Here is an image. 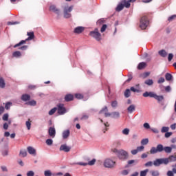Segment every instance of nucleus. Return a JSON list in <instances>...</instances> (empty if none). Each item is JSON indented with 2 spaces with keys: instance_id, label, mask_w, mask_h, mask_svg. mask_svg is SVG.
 I'll list each match as a JSON object with an SVG mask.
<instances>
[{
  "instance_id": "423d86ee",
  "label": "nucleus",
  "mask_w": 176,
  "mask_h": 176,
  "mask_svg": "<svg viewBox=\"0 0 176 176\" xmlns=\"http://www.w3.org/2000/svg\"><path fill=\"white\" fill-rule=\"evenodd\" d=\"M149 25V21L146 16H143L140 19V27L142 30H146V27Z\"/></svg>"
},
{
  "instance_id": "6e6552de",
  "label": "nucleus",
  "mask_w": 176,
  "mask_h": 176,
  "mask_svg": "<svg viewBox=\"0 0 176 176\" xmlns=\"http://www.w3.org/2000/svg\"><path fill=\"white\" fill-rule=\"evenodd\" d=\"M115 164H116V162L109 158L106 159L104 162V166L107 168H113Z\"/></svg>"
},
{
  "instance_id": "de8ad7c7",
  "label": "nucleus",
  "mask_w": 176,
  "mask_h": 176,
  "mask_svg": "<svg viewBox=\"0 0 176 176\" xmlns=\"http://www.w3.org/2000/svg\"><path fill=\"white\" fill-rule=\"evenodd\" d=\"M75 97L76 98H78V100H82V98H83V95L80 94H76Z\"/></svg>"
},
{
  "instance_id": "39448f33",
  "label": "nucleus",
  "mask_w": 176,
  "mask_h": 176,
  "mask_svg": "<svg viewBox=\"0 0 176 176\" xmlns=\"http://www.w3.org/2000/svg\"><path fill=\"white\" fill-rule=\"evenodd\" d=\"M74 9V6H66L63 8V14L65 19H70V17L72 16L71 14V12H72Z\"/></svg>"
},
{
  "instance_id": "f257e3e1",
  "label": "nucleus",
  "mask_w": 176,
  "mask_h": 176,
  "mask_svg": "<svg viewBox=\"0 0 176 176\" xmlns=\"http://www.w3.org/2000/svg\"><path fill=\"white\" fill-rule=\"evenodd\" d=\"M166 152V153H171L172 148L170 146H163V144H158L157 147H152L150 150L151 155H155L160 152Z\"/></svg>"
},
{
  "instance_id": "0eeeda50",
  "label": "nucleus",
  "mask_w": 176,
  "mask_h": 176,
  "mask_svg": "<svg viewBox=\"0 0 176 176\" xmlns=\"http://www.w3.org/2000/svg\"><path fill=\"white\" fill-rule=\"evenodd\" d=\"M89 35L92 36V38H94L98 42H100L101 41V33L98 32V29L96 28L94 31H91L89 32Z\"/></svg>"
},
{
  "instance_id": "e433bc0d",
  "label": "nucleus",
  "mask_w": 176,
  "mask_h": 176,
  "mask_svg": "<svg viewBox=\"0 0 176 176\" xmlns=\"http://www.w3.org/2000/svg\"><path fill=\"white\" fill-rule=\"evenodd\" d=\"M25 124L28 130H31V120L26 121Z\"/></svg>"
},
{
  "instance_id": "5701e85b",
  "label": "nucleus",
  "mask_w": 176,
  "mask_h": 176,
  "mask_svg": "<svg viewBox=\"0 0 176 176\" xmlns=\"http://www.w3.org/2000/svg\"><path fill=\"white\" fill-rule=\"evenodd\" d=\"M127 111L129 113H133L134 111H135V105L134 104H131L128 108Z\"/></svg>"
},
{
  "instance_id": "9b49d317",
  "label": "nucleus",
  "mask_w": 176,
  "mask_h": 176,
  "mask_svg": "<svg viewBox=\"0 0 176 176\" xmlns=\"http://www.w3.org/2000/svg\"><path fill=\"white\" fill-rule=\"evenodd\" d=\"M76 164L78 166H94L96 164V159H93L92 160L89 161L88 163L85 162H77Z\"/></svg>"
},
{
  "instance_id": "4468645a",
  "label": "nucleus",
  "mask_w": 176,
  "mask_h": 176,
  "mask_svg": "<svg viewBox=\"0 0 176 176\" xmlns=\"http://www.w3.org/2000/svg\"><path fill=\"white\" fill-rule=\"evenodd\" d=\"M130 90L133 93H141V88L140 87V84H137L135 87H131Z\"/></svg>"
},
{
  "instance_id": "f704fd0d",
  "label": "nucleus",
  "mask_w": 176,
  "mask_h": 176,
  "mask_svg": "<svg viewBox=\"0 0 176 176\" xmlns=\"http://www.w3.org/2000/svg\"><path fill=\"white\" fill-rule=\"evenodd\" d=\"M165 78L166 80H171V79H173V75H171L170 73H166Z\"/></svg>"
},
{
  "instance_id": "bb28decb",
  "label": "nucleus",
  "mask_w": 176,
  "mask_h": 176,
  "mask_svg": "<svg viewBox=\"0 0 176 176\" xmlns=\"http://www.w3.org/2000/svg\"><path fill=\"white\" fill-rule=\"evenodd\" d=\"M131 89H126L124 93V96L125 97V98H129V97H130L131 96V92L130 91Z\"/></svg>"
},
{
  "instance_id": "ea45409f",
  "label": "nucleus",
  "mask_w": 176,
  "mask_h": 176,
  "mask_svg": "<svg viewBox=\"0 0 176 176\" xmlns=\"http://www.w3.org/2000/svg\"><path fill=\"white\" fill-rule=\"evenodd\" d=\"M130 133V129H129L128 128H125L124 130H122V134H124V135H129Z\"/></svg>"
},
{
  "instance_id": "72a5a7b5",
  "label": "nucleus",
  "mask_w": 176,
  "mask_h": 176,
  "mask_svg": "<svg viewBox=\"0 0 176 176\" xmlns=\"http://www.w3.org/2000/svg\"><path fill=\"white\" fill-rule=\"evenodd\" d=\"M151 174L152 176H159L160 175V173H159V170H151Z\"/></svg>"
},
{
  "instance_id": "f8f14e48",
  "label": "nucleus",
  "mask_w": 176,
  "mask_h": 176,
  "mask_svg": "<svg viewBox=\"0 0 176 176\" xmlns=\"http://www.w3.org/2000/svg\"><path fill=\"white\" fill-rule=\"evenodd\" d=\"M99 113H104L105 118H109V116H112V113H108V107H105L103 108Z\"/></svg>"
},
{
  "instance_id": "393cba45",
  "label": "nucleus",
  "mask_w": 176,
  "mask_h": 176,
  "mask_svg": "<svg viewBox=\"0 0 176 176\" xmlns=\"http://www.w3.org/2000/svg\"><path fill=\"white\" fill-rule=\"evenodd\" d=\"M168 163L176 162V155H170L167 157Z\"/></svg>"
},
{
  "instance_id": "79ce46f5",
  "label": "nucleus",
  "mask_w": 176,
  "mask_h": 176,
  "mask_svg": "<svg viewBox=\"0 0 176 176\" xmlns=\"http://www.w3.org/2000/svg\"><path fill=\"white\" fill-rule=\"evenodd\" d=\"M56 111H57V108L54 107L53 109H52L50 111H49V115L50 116H52V115H54V113H56Z\"/></svg>"
},
{
  "instance_id": "774afa93",
  "label": "nucleus",
  "mask_w": 176,
  "mask_h": 176,
  "mask_svg": "<svg viewBox=\"0 0 176 176\" xmlns=\"http://www.w3.org/2000/svg\"><path fill=\"white\" fill-rule=\"evenodd\" d=\"M167 175L168 176H174V173L173 171H171V170H168L167 172Z\"/></svg>"
},
{
  "instance_id": "412c9836",
  "label": "nucleus",
  "mask_w": 176,
  "mask_h": 176,
  "mask_svg": "<svg viewBox=\"0 0 176 176\" xmlns=\"http://www.w3.org/2000/svg\"><path fill=\"white\" fill-rule=\"evenodd\" d=\"M111 118L113 119H118V118H120V113L118 111L112 112Z\"/></svg>"
},
{
  "instance_id": "6e6d98bb",
  "label": "nucleus",
  "mask_w": 176,
  "mask_h": 176,
  "mask_svg": "<svg viewBox=\"0 0 176 176\" xmlns=\"http://www.w3.org/2000/svg\"><path fill=\"white\" fill-rule=\"evenodd\" d=\"M107 25H103L100 29V32H105V30H107Z\"/></svg>"
},
{
  "instance_id": "338daca9",
  "label": "nucleus",
  "mask_w": 176,
  "mask_h": 176,
  "mask_svg": "<svg viewBox=\"0 0 176 176\" xmlns=\"http://www.w3.org/2000/svg\"><path fill=\"white\" fill-rule=\"evenodd\" d=\"M149 75H151L150 72H145L143 74V78H148V76H149Z\"/></svg>"
},
{
  "instance_id": "2eb2a0df",
  "label": "nucleus",
  "mask_w": 176,
  "mask_h": 176,
  "mask_svg": "<svg viewBox=\"0 0 176 176\" xmlns=\"http://www.w3.org/2000/svg\"><path fill=\"white\" fill-rule=\"evenodd\" d=\"M85 31V28L82 26H78L74 30V34H82Z\"/></svg>"
},
{
  "instance_id": "dca6fc26",
  "label": "nucleus",
  "mask_w": 176,
  "mask_h": 176,
  "mask_svg": "<svg viewBox=\"0 0 176 176\" xmlns=\"http://www.w3.org/2000/svg\"><path fill=\"white\" fill-rule=\"evenodd\" d=\"M28 152L30 153V155L36 156V150H35V148H34L32 146L28 147Z\"/></svg>"
},
{
  "instance_id": "58836bf2",
  "label": "nucleus",
  "mask_w": 176,
  "mask_h": 176,
  "mask_svg": "<svg viewBox=\"0 0 176 176\" xmlns=\"http://www.w3.org/2000/svg\"><path fill=\"white\" fill-rule=\"evenodd\" d=\"M20 156L22 157H25L27 156V151L25 150H21L19 153Z\"/></svg>"
},
{
  "instance_id": "13d9d810",
  "label": "nucleus",
  "mask_w": 176,
  "mask_h": 176,
  "mask_svg": "<svg viewBox=\"0 0 176 176\" xmlns=\"http://www.w3.org/2000/svg\"><path fill=\"white\" fill-rule=\"evenodd\" d=\"M174 57V55L173 54H169L168 56V60L171 61Z\"/></svg>"
},
{
  "instance_id": "69168bd1",
  "label": "nucleus",
  "mask_w": 176,
  "mask_h": 176,
  "mask_svg": "<svg viewBox=\"0 0 176 176\" xmlns=\"http://www.w3.org/2000/svg\"><path fill=\"white\" fill-rule=\"evenodd\" d=\"M165 91L167 92V93H170V91H171V87L170 86H167L165 87Z\"/></svg>"
},
{
  "instance_id": "f3484780",
  "label": "nucleus",
  "mask_w": 176,
  "mask_h": 176,
  "mask_svg": "<svg viewBox=\"0 0 176 176\" xmlns=\"http://www.w3.org/2000/svg\"><path fill=\"white\" fill-rule=\"evenodd\" d=\"M60 151H63V152H69L71 148L67 144H62L60 147Z\"/></svg>"
},
{
  "instance_id": "e2e57ef3",
  "label": "nucleus",
  "mask_w": 176,
  "mask_h": 176,
  "mask_svg": "<svg viewBox=\"0 0 176 176\" xmlns=\"http://www.w3.org/2000/svg\"><path fill=\"white\" fill-rule=\"evenodd\" d=\"M176 18V15H172L170 16L168 19V21H173V20H174V19Z\"/></svg>"
},
{
  "instance_id": "20e7f679",
  "label": "nucleus",
  "mask_w": 176,
  "mask_h": 176,
  "mask_svg": "<svg viewBox=\"0 0 176 176\" xmlns=\"http://www.w3.org/2000/svg\"><path fill=\"white\" fill-rule=\"evenodd\" d=\"M161 164H164V166H167L168 164V159L166 158H157L153 161V166L155 167H159Z\"/></svg>"
},
{
  "instance_id": "052dcab7",
  "label": "nucleus",
  "mask_w": 176,
  "mask_h": 176,
  "mask_svg": "<svg viewBox=\"0 0 176 176\" xmlns=\"http://www.w3.org/2000/svg\"><path fill=\"white\" fill-rule=\"evenodd\" d=\"M144 146H140L137 147L138 152H142L144 151Z\"/></svg>"
},
{
  "instance_id": "4be33fe9",
  "label": "nucleus",
  "mask_w": 176,
  "mask_h": 176,
  "mask_svg": "<svg viewBox=\"0 0 176 176\" xmlns=\"http://www.w3.org/2000/svg\"><path fill=\"white\" fill-rule=\"evenodd\" d=\"M31 96L28 94H23L21 96L22 101H30Z\"/></svg>"
},
{
  "instance_id": "c03bdc74",
  "label": "nucleus",
  "mask_w": 176,
  "mask_h": 176,
  "mask_svg": "<svg viewBox=\"0 0 176 176\" xmlns=\"http://www.w3.org/2000/svg\"><path fill=\"white\" fill-rule=\"evenodd\" d=\"M148 142H149V140H148V138L143 139L141 141V144L142 145H147Z\"/></svg>"
},
{
  "instance_id": "2f4dec72",
  "label": "nucleus",
  "mask_w": 176,
  "mask_h": 176,
  "mask_svg": "<svg viewBox=\"0 0 176 176\" xmlns=\"http://www.w3.org/2000/svg\"><path fill=\"white\" fill-rule=\"evenodd\" d=\"M5 86H6V83H5V80L3 78H0V87L1 89H4Z\"/></svg>"
},
{
  "instance_id": "cd10ccee",
  "label": "nucleus",
  "mask_w": 176,
  "mask_h": 176,
  "mask_svg": "<svg viewBox=\"0 0 176 176\" xmlns=\"http://www.w3.org/2000/svg\"><path fill=\"white\" fill-rule=\"evenodd\" d=\"M130 2H135V0H129L128 1H124V7L129 8H130Z\"/></svg>"
},
{
  "instance_id": "7ed1b4c3",
  "label": "nucleus",
  "mask_w": 176,
  "mask_h": 176,
  "mask_svg": "<svg viewBox=\"0 0 176 176\" xmlns=\"http://www.w3.org/2000/svg\"><path fill=\"white\" fill-rule=\"evenodd\" d=\"M27 35L28 36V38L25 40L21 41L19 43L14 45V47H19V46H21V45H25V43H27V41H32L34 38H35V35L34 34V32H28Z\"/></svg>"
},
{
  "instance_id": "b1692460",
  "label": "nucleus",
  "mask_w": 176,
  "mask_h": 176,
  "mask_svg": "<svg viewBox=\"0 0 176 176\" xmlns=\"http://www.w3.org/2000/svg\"><path fill=\"white\" fill-rule=\"evenodd\" d=\"M65 100L67 102H69V101H72V100H74V95H72V94L66 95L65 97Z\"/></svg>"
},
{
  "instance_id": "bf43d9fd",
  "label": "nucleus",
  "mask_w": 176,
  "mask_h": 176,
  "mask_svg": "<svg viewBox=\"0 0 176 176\" xmlns=\"http://www.w3.org/2000/svg\"><path fill=\"white\" fill-rule=\"evenodd\" d=\"M164 82H165L164 78L161 77V78H160V79L158 80L157 83H159V84H160V83H164Z\"/></svg>"
},
{
  "instance_id": "c756f323",
  "label": "nucleus",
  "mask_w": 176,
  "mask_h": 176,
  "mask_svg": "<svg viewBox=\"0 0 176 176\" xmlns=\"http://www.w3.org/2000/svg\"><path fill=\"white\" fill-rule=\"evenodd\" d=\"M146 67V63L144 62H142L139 63L138 66V69H144V68H145Z\"/></svg>"
},
{
  "instance_id": "a211bd4d",
  "label": "nucleus",
  "mask_w": 176,
  "mask_h": 176,
  "mask_svg": "<svg viewBox=\"0 0 176 176\" xmlns=\"http://www.w3.org/2000/svg\"><path fill=\"white\" fill-rule=\"evenodd\" d=\"M69 134H70V131L69 129L64 131L62 133L63 140H67V138L69 137Z\"/></svg>"
},
{
  "instance_id": "864d4df0",
  "label": "nucleus",
  "mask_w": 176,
  "mask_h": 176,
  "mask_svg": "<svg viewBox=\"0 0 176 176\" xmlns=\"http://www.w3.org/2000/svg\"><path fill=\"white\" fill-rule=\"evenodd\" d=\"M143 127H144V129H146V130L151 129V125H149V123L146 122L143 124Z\"/></svg>"
},
{
  "instance_id": "4d7b16f0",
  "label": "nucleus",
  "mask_w": 176,
  "mask_h": 176,
  "mask_svg": "<svg viewBox=\"0 0 176 176\" xmlns=\"http://www.w3.org/2000/svg\"><path fill=\"white\" fill-rule=\"evenodd\" d=\"M35 175V173L32 170H30L27 173V176H34Z\"/></svg>"
},
{
  "instance_id": "9d476101",
  "label": "nucleus",
  "mask_w": 176,
  "mask_h": 176,
  "mask_svg": "<svg viewBox=\"0 0 176 176\" xmlns=\"http://www.w3.org/2000/svg\"><path fill=\"white\" fill-rule=\"evenodd\" d=\"M58 107V113L59 115H64L67 112V109L64 107V104H59L57 105Z\"/></svg>"
},
{
  "instance_id": "8fccbe9b",
  "label": "nucleus",
  "mask_w": 176,
  "mask_h": 176,
  "mask_svg": "<svg viewBox=\"0 0 176 176\" xmlns=\"http://www.w3.org/2000/svg\"><path fill=\"white\" fill-rule=\"evenodd\" d=\"M1 169L3 173H8V167L6 166H1Z\"/></svg>"
},
{
  "instance_id": "c85d7f7f",
  "label": "nucleus",
  "mask_w": 176,
  "mask_h": 176,
  "mask_svg": "<svg viewBox=\"0 0 176 176\" xmlns=\"http://www.w3.org/2000/svg\"><path fill=\"white\" fill-rule=\"evenodd\" d=\"M124 8V5L123 3H120L118 5L117 8H116V12H120L121 10H123Z\"/></svg>"
},
{
  "instance_id": "680f3d73",
  "label": "nucleus",
  "mask_w": 176,
  "mask_h": 176,
  "mask_svg": "<svg viewBox=\"0 0 176 176\" xmlns=\"http://www.w3.org/2000/svg\"><path fill=\"white\" fill-rule=\"evenodd\" d=\"M89 119V116L87 115H83L81 118V120H87Z\"/></svg>"
},
{
  "instance_id": "f03ea898",
  "label": "nucleus",
  "mask_w": 176,
  "mask_h": 176,
  "mask_svg": "<svg viewBox=\"0 0 176 176\" xmlns=\"http://www.w3.org/2000/svg\"><path fill=\"white\" fill-rule=\"evenodd\" d=\"M111 152L116 153L120 160H127L129 159V153L123 149L112 148Z\"/></svg>"
},
{
  "instance_id": "5fc2aeb1",
  "label": "nucleus",
  "mask_w": 176,
  "mask_h": 176,
  "mask_svg": "<svg viewBox=\"0 0 176 176\" xmlns=\"http://www.w3.org/2000/svg\"><path fill=\"white\" fill-rule=\"evenodd\" d=\"M171 135H173V132H166L165 133V138H169Z\"/></svg>"
},
{
  "instance_id": "49530a36",
  "label": "nucleus",
  "mask_w": 176,
  "mask_h": 176,
  "mask_svg": "<svg viewBox=\"0 0 176 176\" xmlns=\"http://www.w3.org/2000/svg\"><path fill=\"white\" fill-rule=\"evenodd\" d=\"M145 167H152L153 166V162L152 161H149L148 162H146L144 164Z\"/></svg>"
},
{
  "instance_id": "0e129e2a",
  "label": "nucleus",
  "mask_w": 176,
  "mask_h": 176,
  "mask_svg": "<svg viewBox=\"0 0 176 176\" xmlns=\"http://www.w3.org/2000/svg\"><path fill=\"white\" fill-rule=\"evenodd\" d=\"M27 49H28V45H23V46L19 47L20 50H27Z\"/></svg>"
},
{
  "instance_id": "a18cd8bd",
  "label": "nucleus",
  "mask_w": 176,
  "mask_h": 176,
  "mask_svg": "<svg viewBox=\"0 0 176 176\" xmlns=\"http://www.w3.org/2000/svg\"><path fill=\"white\" fill-rule=\"evenodd\" d=\"M45 144H47L49 146L53 145V140H52V139H47V140L45 141Z\"/></svg>"
},
{
  "instance_id": "473e14b6",
  "label": "nucleus",
  "mask_w": 176,
  "mask_h": 176,
  "mask_svg": "<svg viewBox=\"0 0 176 176\" xmlns=\"http://www.w3.org/2000/svg\"><path fill=\"white\" fill-rule=\"evenodd\" d=\"M144 83H145V85H147L148 86H152V85H153V80H152V79L146 80L144 82Z\"/></svg>"
},
{
  "instance_id": "603ef678",
  "label": "nucleus",
  "mask_w": 176,
  "mask_h": 176,
  "mask_svg": "<svg viewBox=\"0 0 176 176\" xmlns=\"http://www.w3.org/2000/svg\"><path fill=\"white\" fill-rule=\"evenodd\" d=\"M11 105H12V102H8L6 104V106H5L6 109H10Z\"/></svg>"
},
{
  "instance_id": "6ab92c4d",
  "label": "nucleus",
  "mask_w": 176,
  "mask_h": 176,
  "mask_svg": "<svg viewBox=\"0 0 176 176\" xmlns=\"http://www.w3.org/2000/svg\"><path fill=\"white\" fill-rule=\"evenodd\" d=\"M153 98H155V100H157V101H158V102H160L161 101H163V100H164V96H163L162 95L159 96V95L155 94Z\"/></svg>"
},
{
  "instance_id": "1a4fd4ad",
  "label": "nucleus",
  "mask_w": 176,
  "mask_h": 176,
  "mask_svg": "<svg viewBox=\"0 0 176 176\" xmlns=\"http://www.w3.org/2000/svg\"><path fill=\"white\" fill-rule=\"evenodd\" d=\"M50 12H53V13H55L57 16H60V14L61 13L60 9L57 8L55 5H51L50 6Z\"/></svg>"
},
{
  "instance_id": "4c0bfd02",
  "label": "nucleus",
  "mask_w": 176,
  "mask_h": 176,
  "mask_svg": "<svg viewBox=\"0 0 176 176\" xmlns=\"http://www.w3.org/2000/svg\"><path fill=\"white\" fill-rule=\"evenodd\" d=\"M44 175L45 176H53V173H52V171L50 170H47L44 171Z\"/></svg>"
},
{
  "instance_id": "aec40b11",
  "label": "nucleus",
  "mask_w": 176,
  "mask_h": 176,
  "mask_svg": "<svg viewBox=\"0 0 176 176\" xmlns=\"http://www.w3.org/2000/svg\"><path fill=\"white\" fill-rule=\"evenodd\" d=\"M143 97H151L153 98L155 97V93L146 91L143 94Z\"/></svg>"
},
{
  "instance_id": "3c124183",
  "label": "nucleus",
  "mask_w": 176,
  "mask_h": 176,
  "mask_svg": "<svg viewBox=\"0 0 176 176\" xmlns=\"http://www.w3.org/2000/svg\"><path fill=\"white\" fill-rule=\"evenodd\" d=\"M8 119H9V114L8 113H5L3 116V120H4L5 122L8 121Z\"/></svg>"
},
{
  "instance_id": "c9c22d12",
  "label": "nucleus",
  "mask_w": 176,
  "mask_h": 176,
  "mask_svg": "<svg viewBox=\"0 0 176 176\" xmlns=\"http://www.w3.org/2000/svg\"><path fill=\"white\" fill-rule=\"evenodd\" d=\"M170 130V128L168 126H163L161 129L162 133H168Z\"/></svg>"
},
{
  "instance_id": "a878e982",
  "label": "nucleus",
  "mask_w": 176,
  "mask_h": 176,
  "mask_svg": "<svg viewBox=\"0 0 176 176\" xmlns=\"http://www.w3.org/2000/svg\"><path fill=\"white\" fill-rule=\"evenodd\" d=\"M158 54L161 56V57H167V52L164 50H161L158 52Z\"/></svg>"
},
{
  "instance_id": "37998d69",
  "label": "nucleus",
  "mask_w": 176,
  "mask_h": 176,
  "mask_svg": "<svg viewBox=\"0 0 176 176\" xmlns=\"http://www.w3.org/2000/svg\"><path fill=\"white\" fill-rule=\"evenodd\" d=\"M27 104H28V105H31L32 107H35V105H36V101L30 100Z\"/></svg>"
},
{
  "instance_id": "a19ab883",
  "label": "nucleus",
  "mask_w": 176,
  "mask_h": 176,
  "mask_svg": "<svg viewBox=\"0 0 176 176\" xmlns=\"http://www.w3.org/2000/svg\"><path fill=\"white\" fill-rule=\"evenodd\" d=\"M149 171V169H146L144 170L140 171V176H146V174H148Z\"/></svg>"
},
{
  "instance_id": "ddd939ff",
  "label": "nucleus",
  "mask_w": 176,
  "mask_h": 176,
  "mask_svg": "<svg viewBox=\"0 0 176 176\" xmlns=\"http://www.w3.org/2000/svg\"><path fill=\"white\" fill-rule=\"evenodd\" d=\"M48 134L52 138H54V137H56V129L54 127H50Z\"/></svg>"
},
{
  "instance_id": "7c9ffc66",
  "label": "nucleus",
  "mask_w": 176,
  "mask_h": 176,
  "mask_svg": "<svg viewBox=\"0 0 176 176\" xmlns=\"http://www.w3.org/2000/svg\"><path fill=\"white\" fill-rule=\"evenodd\" d=\"M13 57H16V58H19V57H21V52L20 51H16L12 53Z\"/></svg>"
},
{
  "instance_id": "09e8293b",
  "label": "nucleus",
  "mask_w": 176,
  "mask_h": 176,
  "mask_svg": "<svg viewBox=\"0 0 176 176\" xmlns=\"http://www.w3.org/2000/svg\"><path fill=\"white\" fill-rule=\"evenodd\" d=\"M111 107H112V108H116V107H118V101H116V100L112 101Z\"/></svg>"
}]
</instances>
